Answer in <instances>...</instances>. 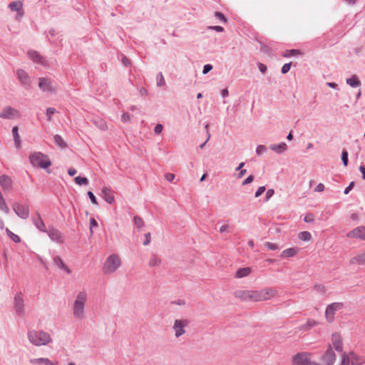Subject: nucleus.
<instances>
[{
    "label": "nucleus",
    "instance_id": "09e8293b",
    "mask_svg": "<svg viewBox=\"0 0 365 365\" xmlns=\"http://www.w3.org/2000/svg\"><path fill=\"white\" fill-rule=\"evenodd\" d=\"M56 113V108H52V107L47 108L46 111V114L47 116V120L51 121L52 115H53Z\"/></svg>",
    "mask_w": 365,
    "mask_h": 365
},
{
    "label": "nucleus",
    "instance_id": "3c124183",
    "mask_svg": "<svg viewBox=\"0 0 365 365\" xmlns=\"http://www.w3.org/2000/svg\"><path fill=\"white\" fill-rule=\"evenodd\" d=\"M292 63H284L282 67L281 72L282 74H285L289 72L291 68Z\"/></svg>",
    "mask_w": 365,
    "mask_h": 365
},
{
    "label": "nucleus",
    "instance_id": "774afa93",
    "mask_svg": "<svg viewBox=\"0 0 365 365\" xmlns=\"http://www.w3.org/2000/svg\"><path fill=\"white\" fill-rule=\"evenodd\" d=\"M257 66H258V68L261 73H264L267 71V67L265 64H264L262 63H258Z\"/></svg>",
    "mask_w": 365,
    "mask_h": 365
},
{
    "label": "nucleus",
    "instance_id": "69168bd1",
    "mask_svg": "<svg viewBox=\"0 0 365 365\" xmlns=\"http://www.w3.org/2000/svg\"><path fill=\"white\" fill-rule=\"evenodd\" d=\"M354 186V182L351 181L349 185L344 189V193L345 195H347L349 193V192L353 189Z\"/></svg>",
    "mask_w": 365,
    "mask_h": 365
},
{
    "label": "nucleus",
    "instance_id": "e2e57ef3",
    "mask_svg": "<svg viewBox=\"0 0 365 365\" xmlns=\"http://www.w3.org/2000/svg\"><path fill=\"white\" fill-rule=\"evenodd\" d=\"M210 30H214L217 32H222L224 31V28L221 26H210L208 27Z\"/></svg>",
    "mask_w": 365,
    "mask_h": 365
},
{
    "label": "nucleus",
    "instance_id": "a211bd4d",
    "mask_svg": "<svg viewBox=\"0 0 365 365\" xmlns=\"http://www.w3.org/2000/svg\"><path fill=\"white\" fill-rule=\"evenodd\" d=\"M331 343L334 349L338 352H341L343 351V343L341 335L335 332L331 335Z\"/></svg>",
    "mask_w": 365,
    "mask_h": 365
},
{
    "label": "nucleus",
    "instance_id": "5701e85b",
    "mask_svg": "<svg viewBox=\"0 0 365 365\" xmlns=\"http://www.w3.org/2000/svg\"><path fill=\"white\" fill-rule=\"evenodd\" d=\"M30 364H45V365H57L58 361L53 362L48 358H36V359H31L29 360Z\"/></svg>",
    "mask_w": 365,
    "mask_h": 365
},
{
    "label": "nucleus",
    "instance_id": "c9c22d12",
    "mask_svg": "<svg viewBox=\"0 0 365 365\" xmlns=\"http://www.w3.org/2000/svg\"><path fill=\"white\" fill-rule=\"evenodd\" d=\"M297 55H302V52L298 49H289L286 50L283 53L284 57H291Z\"/></svg>",
    "mask_w": 365,
    "mask_h": 365
},
{
    "label": "nucleus",
    "instance_id": "f8f14e48",
    "mask_svg": "<svg viewBox=\"0 0 365 365\" xmlns=\"http://www.w3.org/2000/svg\"><path fill=\"white\" fill-rule=\"evenodd\" d=\"M17 78L19 80L22 86L29 89L31 88V80L28 73L23 69H18L16 71Z\"/></svg>",
    "mask_w": 365,
    "mask_h": 365
},
{
    "label": "nucleus",
    "instance_id": "b1692460",
    "mask_svg": "<svg viewBox=\"0 0 365 365\" xmlns=\"http://www.w3.org/2000/svg\"><path fill=\"white\" fill-rule=\"evenodd\" d=\"M350 264H365V251L352 257L349 260Z\"/></svg>",
    "mask_w": 365,
    "mask_h": 365
},
{
    "label": "nucleus",
    "instance_id": "79ce46f5",
    "mask_svg": "<svg viewBox=\"0 0 365 365\" xmlns=\"http://www.w3.org/2000/svg\"><path fill=\"white\" fill-rule=\"evenodd\" d=\"M299 238L302 241H309L312 238V235L309 232L303 231L299 233Z\"/></svg>",
    "mask_w": 365,
    "mask_h": 365
},
{
    "label": "nucleus",
    "instance_id": "4be33fe9",
    "mask_svg": "<svg viewBox=\"0 0 365 365\" xmlns=\"http://www.w3.org/2000/svg\"><path fill=\"white\" fill-rule=\"evenodd\" d=\"M349 356L352 365H361L365 363V357L359 356L354 352H350Z\"/></svg>",
    "mask_w": 365,
    "mask_h": 365
},
{
    "label": "nucleus",
    "instance_id": "a878e982",
    "mask_svg": "<svg viewBox=\"0 0 365 365\" xmlns=\"http://www.w3.org/2000/svg\"><path fill=\"white\" fill-rule=\"evenodd\" d=\"M92 122L99 129H101L102 130H108L107 123L103 119H102L99 117H96L92 119Z\"/></svg>",
    "mask_w": 365,
    "mask_h": 365
},
{
    "label": "nucleus",
    "instance_id": "cd10ccee",
    "mask_svg": "<svg viewBox=\"0 0 365 365\" xmlns=\"http://www.w3.org/2000/svg\"><path fill=\"white\" fill-rule=\"evenodd\" d=\"M298 252V248L296 247H290L284 250L280 255V257L282 258H289L292 257L297 255Z\"/></svg>",
    "mask_w": 365,
    "mask_h": 365
},
{
    "label": "nucleus",
    "instance_id": "de8ad7c7",
    "mask_svg": "<svg viewBox=\"0 0 365 365\" xmlns=\"http://www.w3.org/2000/svg\"><path fill=\"white\" fill-rule=\"evenodd\" d=\"M165 84V81L161 72L158 73L157 75V86L160 87Z\"/></svg>",
    "mask_w": 365,
    "mask_h": 365
},
{
    "label": "nucleus",
    "instance_id": "0eeeda50",
    "mask_svg": "<svg viewBox=\"0 0 365 365\" xmlns=\"http://www.w3.org/2000/svg\"><path fill=\"white\" fill-rule=\"evenodd\" d=\"M344 304L342 302H334L329 304L325 311V317L327 322H332L334 320V315L339 310L342 309Z\"/></svg>",
    "mask_w": 365,
    "mask_h": 365
},
{
    "label": "nucleus",
    "instance_id": "49530a36",
    "mask_svg": "<svg viewBox=\"0 0 365 365\" xmlns=\"http://www.w3.org/2000/svg\"><path fill=\"white\" fill-rule=\"evenodd\" d=\"M214 16L219 19L220 21L223 22V23H227V17L221 12L220 11H215L214 13Z\"/></svg>",
    "mask_w": 365,
    "mask_h": 365
},
{
    "label": "nucleus",
    "instance_id": "1a4fd4ad",
    "mask_svg": "<svg viewBox=\"0 0 365 365\" xmlns=\"http://www.w3.org/2000/svg\"><path fill=\"white\" fill-rule=\"evenodd\" d=\"M13 210L16 215L23 220H26L29 217V207L27 205H24L19 202H14Z\"/></svg>",
    "mask_w": 365,
    "mask_h": 365
},
{
    "label": "nucleus",
    "instance_id": "c85d7f7f",
    "mask_svg": "<svg viewBox=\"0 0 365 365\" xmlns=\"http://www.w3.org/2000/svg\"><path fill=\"white\" fill-rule=\"evenodd\" d=\"M9 9L12 11H21V9H23V3L18 0V1H14L9 4L8 5Z\"/></svg>",
    "mask_w": 365,
    "mask_h": 365
},
{
    "label": "nucleus",
    "instance_id": "9b49d317",
    "mask_svg": "<svg viewBox=\"0 0 365 365\" xmlns=\"http://www.w3.org/2000/svg\"><path fill=\"white\" fill-rule=\"evenodd\" d=\"M19 116L20 113L19 110L11 106L4 108L3 110L0 112V118L2 119L11 120L16 118H19Z\"/></svg>",
    "mask_w": 365,
    "mask_h": 365
},
{
    "label": "nucleus",
    "instance_id": "aec40b11",
    "mask_svg": "<svg viewBox=\"0 0 365 365\" xmlns=\"http://www.w3.org/2000/svg\"><path fill=\"white\" fill-rule=\"evenodd\" d=\"M101 197L108 204H113L115 202V197L110 188L103 187L101 190Z\"/></svg>",
    "mask_w": 365,
    "mask_h": 365
},
{
    "label": "nucleus",
    "instance_id": "ea45409f",
    "mask_svg": "<svg viewBox=\"0 0 365 365\" xmlns=\"http://www.w3.org/2000/svg\"><path fill=\"white\" fill-rule=\"evenodd\" d=\"M250 301L259 302V290H250Z\"/></svg>",
    "mask_w": 365,
    "mask_h": 365
},
{
    "label": "nucleus",
    "instance_id": "4d7b16f0",
    "mask_svg": "<svg viewBox=\"0 0 365 365\" xmlns=\"http://www.w3.org/2000/svg\"><path fill=\"white\" fill-rule=\"evenodd\" d=\"M255 179V177L253 175H249L247 178H245L243 182H242V185H247L250 183H251Z\"/></svg>",
    "mask_w": 365,
    "mask_h": 365
},
{
    "label": "nucleus",
    "instance_id": "f704fd0d",
    "mask_svg": "<svg viewBox=\"0 0 365 365\" xmlns=\"http://www.w3.org/2000/svg\"><path fill=\"white\" fill-rule=\"evenodd\" d=\"M54 143L61 148L67 147V144L63 140V138L60 135H55L53 137Z\"/></svg>",
    "mask_w": 365,
    "mask_h": 365
},
{
    "label": "nucleus",
    "instance_id": "f257e3e1",
    "mask_svg": "<svg viewBox=\"0 0 365 365\" xmlns=\"http://www.w3.org/2000/svg\"><path fill=\"white\" fill-rule=\"evenodd\" d=\"M29 158L33 167L44 169L48 174L51 173L48 168L52 165V163L47 155L41 152H34L30 154Z\"/></svg>",
    "mask_w": 365,
    "mask_h": 365
},
{
    "label": "nucleus",
    "instance_id": "bb28decb",
    "mask_svg": "<svg viewBox=\"0 0 365 365\" xmlns=\"http://www.w3.org/2000/svg\"><path fill=\"white\" fill-rule=\"evenodd\" d=\"M269 148L275 153L281 154L287 150V145L285 143L282 142L279 144L271 145Z\"/></svg>",
    "mask_w": 365,
    "mask_h": 365
},
{
    "label": "nucleus",
    "instance_id": "393cba45",
    "mask_svg": "<svg viewBox=\"0 0 365 365\" xmlns=\"http://www.w3.org/2000/svg\"><path fill=\"white\" fill-rule=\"evenodd\" d=\"M53 262L58 268L66 271L67 274H70L71 272V269L64 264L61 257H54Z\"/></svg>",
    "mask_w": 365,
    "mask_h": 365
},
{
    "label": "nucleus",
    "instance_id": "13d9d810",
    "mask_svg": "<svg viewBox=\"0 0 365 365\" xmlns=\"http://www.w3.org/2000/svg\"><path fill=\"white\" fill-rule=\"evenodd\" d=\"M266 190L265 186H260L255 193V197H259Z\"/></svg>",
    "mask_w": 365,
    "mask_h": 365
},
{
    "label": "nucleus",
    "instance_id": "0e129e2a",
    "mask_svg": "<svg viewBox=\"0 0 365 365\" xmlns=\"http://www.w3.org/2000/svg\"><path fill=\"white\" fill-rule=\"evenodd\" d=\"M212 68H213V66L211 64H205L203 66L202 73L203 74L208 73L212 69Z\"/></svg>",
    "mask_w": 365,
    "mask_h": 365
},
{
    "label": "nucleus",
    "instance_id": "72a5a7b5",
    "mask_svg": "<svg viewBox=\"0 0 365 365\" xmlns=\"http://www.w3.org/2000/svg\"><path fill=\"white\" fill-rule=\"evenodd\" d=\"M12 134L14 137V144L16 148L20 147V137L18 133V127L14 126L12 128Z\"/></svg>",
    "mask_w": 365,
    "mask_h": 365
},
{
    "label": "nucleus",
    "instance_id": "4c0bfd02",
    "mask_svg": "<svg viewBox=\"0 0 365 365\" xmlns=\"http://www.w3.org/2000/svg\"><path fill=\"white\" fill-rule=\"evenodd\" d=\"M6 232L11 240L14 242L19 243L21 242V238L19 235L12 232L9 228H6Z\"/></svg>",
    "mask_w": 365,
    "mask_h": 365
},
{
    "label": "nucleus",
    "instance_id": "338daca9",
    "mask_svg": "<svg viewBox=\"0 0 365 365\" xmlns=\"http://www.w3.org/2000/svg\"><path fill=\"white\" fill-rule=\"evenodd\" d=\"M130 120V114L128 113H124L122 116H121V120L123 122V123H128L129 122Z\"/></svg>",
    "mask_w": 365,
    "mask_h": 365
},
{
    "label": "nucleus",
    "instance_id": "37998d69",
    "mask_svg": "<svg viewBox=\"0 0 365 365\" xmlns=\"http://www.w3.org/2000/svg\"><path fill=\"white\" fill-rule=\"evenodd\" d=\"M0 210L6 214H9L10 212V210L8 207L3 196L0 197Z\"/></svg>",
    "mask_w": 365,
    "mask_h": 365
},
{
    "label": "nucleus",
    "instance_id": "680f3d73",
    "mask_svg": "<svg viewBox=\"0 0 365 365\" xmlns=\"http://www.w3.org/2000/svg\"><path fill=\"white\" fill-rule=\"evenodd\" d=\"M274 194V190L273 189H269L266 192L265 195V201H268Z\"/></svg>",
    "mask_w": 365,
    "mask_h": 365
},
{
    "label": "nucleus",
    "instance_id": "7c9ffc66",
    "mask_svg": "<svg viewBox=\"0 0 365 365\" xmlns=\"http://www.w3.org/2000/svg\"><path fill=\"white\" fill-rule=\"evenodd\" d=\"M235 296L243 301H250V290H237Z\"/></svg>",
    "mask_w": 365,
    "mask_h": 365
},
{
    "label": "nucleus",
    "instance_id": "c03bdc74",
    "mask_svg": "<svg viewBox=\"0 0 365 365\" xmlns=\"http://www.w3.org/2000/svg\"><path fill=\"white\" fill-rule=\"evenodd\" d=\"M0 210L6 214H9L10 212V210L8 207L3 196L0 197Z\"/></svg>",
    "mask_w": 365,
    "mask_h": 365
},
{
    "label": "nucleus",
    "instance_id": "052dcab7",
    "mask_svg": "<svg viewBox=\"0 0 365 365\" xmlns=\"http://www.w3.org/2000/svg\"><path fill=\"white\" fill-rule=\"evenodd\" d=\"M163 130V126L162 124H157L155 128H154V133L156 134V135H159L162 133Z\"/></svg>",
    "mask_w": 365,
    "mask_h": 365
},
{
    "label": "nucleus",
    "instance_id": "7ed1b4c3",
    "mask_svg": "<svg viewBox=\"0 0 365 365\" xmlns=\"http://www.w3.org/2000/svg\"><path fill=\"white\" fill-rule=\"evenodd\" d=\"M28 339L30 343L37 346H44L52 341L51 336L43 330L29 331Z\"/></svg>",
    "mask_w": 365,
    "mask_h": 365
},
{
    "label": "nucleus",
    "instance_id": "f03ea898",
    "mask_svg": "<svg viewBox=\"0 0 365 365\" xmlns=\"http://www.w3.org/2000/svg\"><path fill=\"white\" fill-rule=\"evenodd\" d=\"M87 301V294L85 291L79 292L73 305V315L76 319H81L85 317V305Z\"/></svg>",
    "mask_w": 365,
    "mask_h": 365
},
{
    "label": "nucleus",
    "instance_id": "c756f323",
    "mask_svg": "<svg viewBox=\"0 0 365 365\" xmlns=\"http://www.w3.org/2000/svg\"><path fill=\"white\" fill-rule=\"evenodd\" d=\"M318 324H319L318 322H317L314 319H309L305 324H302L300 327L299 330L302 331H309L312 327L317 326Z\"/></svg>",
    "mask_w": 365,
    "mask_h": 365
},
{
    "label": "nucleus",
    "instance_id": "2eb2a0df",
    "mask_svg": "<svg viewBox=\"0 0 365 365\" xmlns=\"http://www.w3.org/2000/svg\"><path fill=\"white\" fill-rule=\"evenodd\" d=\"M45 232L47 233L52 241L60 244L63 242L61 233L56 228L53 227H49Z\"/></svg>",
    "mask_w": 365,
    "mask_h": 365
},
{
    "label": "nucleus",
    "instance_id": "20e7f679",
    "mask_svg": "<svg viewBox=\"0 0 365 365\" xmlns=\"http://www.w3.org/2000/svg\"><path fill=\"white\" fill-rule=\"evenodd\" d=\"M312 353L299 352L292 357L293 365H320L319 363L312 361Z\"/></svg>",
    "mask_w": 365,
    "mask_h": 365
},
{
    "label": "nucleus",
    "instance_id": "4468645a",
    "mask_svg": "<svg viewBox=\"0 0 365 365\" xmlns=\"http://www.w3.org/2000/svg\"><path fill=\"white\" fill-rule=\"evenodd\" d=\"M38 81V87L43 92L51 93L54 92V89L50 79L41 77L39 78Z\"/></svg>",
    "mask_w": 365,
    "mask_h": 365
},
{
    "label": "nucleus",
    "instance_id": "dca6fc26",
    "mask_svg": "<svg viewBox=\"0 0 365 365\" xmlns=\"http://www.w3.org/2000/svg\"><path fill=\"white\" fill-rule=\"evenodd\" d=\"M277 294V290L274 288L269 287L259 290V302L265 301L274 297Z\"/></svg>",
    "mask_w": 365,
    "mask_h": 365
},
{
    "label": "nucleus",
    "instance_id": "5fc2aeb1",
    "mask_svg": "<svg viewBox=\"0 0 365 365\" xmlns=\"http://www.w3.org/2000/svg\"><path fill=\"white\" fill-rule=\"evenodd\" d=\"M89 224H90V232H91V234H93V229L94 227H98V222H97V221L94 218L91 217L90 219V223Z\"/></svg>",
    "mask_w": 365,
    "mask_h": 365
},
{
    "label": "nucleus",
    "instance_id": "603ef678",
    "mask_svg": "<svg viewBox=\"0 0 365 365\" xmlns=\"http://www.w3.org/2000/svg\"><path fill=\"white\" fill-rule=\"evenodd\" d=\"M265 247L270 250H276L279 248L277 244L269 242L265 243Z\"/></svg>",
    "mask_w": 365,
    "mask_h": 365
},
{
    "label": "nucleus",
    "instance_id": "a19ab883",
    "mask_svg": "<svg viewBox=\"0 0 365 365\" xmlns=\"http://www.w3.org/2000/svg\"><path fill=\"white\" fill-rule=\"evenodd\" d=\"M133 222H134L135 226L138 230L141 229L145 225L143 220L138 215H135L133 217Z\"/></svg>",
    "mask_w": 365,
    "mask_h": 365
},
{
    "label": "nucleus",
    "instance_id": "473e14b6",
    "mask_svg": "<svg viewBox=\"0 0 365 365\" xmlns=\"http://www.w3.org/2000/svg\"><path fill=\"white\" fill-rule=\"evenodd\" d=\"M251 273L250 267H243L239 269L235 274V277L237 278H242L248 276Z\"/></svg>",
    "mask_w": 365,
    "mask_h": 365
},
{
    "label": "nucleus",
    "instance_id": "864d4df0",
    "mask_svg": "<svg viewBox=\"0 0 365 365\" xmlns=\"http://www.w3.org/2000/svg\"><path fill=\"white\" fill-rule=\"evenodd\" d=\"M305 222L311 223L314 220V215L312 213L307 214L304 218Z\"/></svg>",
    "mask_w": 365,
    "mask_h": 365
},
{
    "label": "nucleus",
    "instance_id": "e433bc0d",
    "mask_svg": "<svg viewBox=\"0 0 365 365\" xmlns=\"http://www.w3.org/2000/svg\"><path fill=\"white\" fill-rule=\"evenodd\" d=\"M161 263V259L157 255H152L149 261L150 267H155L160 265Z\"/></svg>",
    "mask_w": 365,
    "mask_h": 365
},
{
    "label": "nucleus",
    "instance_id": "bf43d9fd",
    "mask_svg": "<svg viewBox=\"0 0 365 365\" xmlns=\"http://www.w3.org/2000/svg\"><path fill=\"white\" fill-rule=\"evenodd\" d=\"M350 359L349 356L346 355V354H344L342 361L340 364V365H349Z\"/></svg>",
    "mask_w": 365,
    "mask_h": 365
},
{
    "label": "nucleus",
    "instance_id": "6e6552de",
    "mask_svg": "<svg viewBox=\"0 0 365 365\" xmlns=\"http://www.w3.org/2000/svg\"><path fill=\"white\" fill-rule=\"evenodd\" d=\"M190 324L187 319H175L173 329L175 332V336L177 338L180 337L185 333V328Z\"/></svg>",
    "mask_w": 365,
    "mask_h": 365
},
{
    "label": "nucleus",
    "instance_id": "f3484780",
    "mask_svg": "<svg viewBox=\"0 0 365 365\" xmlns=\"http://www.w3.org/2000/svg\"><path fill=\"white\" fill-rule=\"evenodd\" d=\"M32 222L34 225L41 232H46V227L41 219L40 213L38 212H36L34 215L31 217Z\"/></svg>",
    "mask_w": 365,
    "mask_h": 365
},
{
    "label": "nucleus",
    "instance_id": "39448f33",
    "mask_svg": "<svg viewBox=\"0 0 365 365\" xmlns=\"http://www.w3.org/2000/svg\"><path fill=\"white\" fill-rule=\"evenodd\" d=\"M120 266V259L117 255H110L104 264V272L106 273H113Z\"/></svg>",
    "mask_w": 365,
    "mask_h": 365
},
{
    "label": "nucleus",
    "instance_id": "412c9836",
    "mask_svg": "<svg viewBox=\"0 0 365 365\" xmlns=\"http://www.w3.org/2000/svg\"><path fill=\"white\" fill-rule=\"evenodd\" d=\"M28 56L35 63L43 66L46 65V63L45 58L36 51H29Z\"/></svg>",
    "mask_w": 365,
    "mask_h": 365
},
{
    "label": "nucleus",
    "instance_id": "6ab92c4d",
    "mask_svg": "<svg viewBox=\"0 0 365 365\" xmlns=\"http://www.w3.org/2000/svg\"><path fill=\"white\" fill-rule=\"evenodd\" d=\"M13 181L10 176L1 175L0 176V185L4 192L9 191L12 187Z\"/></svg>",
    "mask_w": 365,
    "mask_h": 365
},
{
    "label": "nucleus",
    "instance_id": "a18cd8bd",
    "mask_svg": "<svg viewBox=\"0 0 365 365\" xmlns=\"http://www.w3.org/2000/svg\"><path fill=\"white\" fill-rule=\"evenodd\" d=\"M348 156H349L348 152L346 150H344V149L342 150L341 158V161L343 163V165L344 166H347V165H348V163H349V158H348Z\"/></svg>",
    "mask_w": 365,
    "mask_h": 365
},
{
    "label": "nucleus",
    "instance_id": "6e6d98bb",
    "mask_svg": "<svg viewBox=\"0 0 365 365\" xmlns=\"http://www.w3.org/2000/svg\"><path fill=\"white\" fill-rule=\"evenodd\" d=\"M87 195L93 204L98 205L97 199L93 192L88 191Z\"/></svg>",
    "mask_w": 365,
    "mask_h": 365
},
{
    "label": "nucleus",
    "instance_id": "ddd939ff",
    "mask_svg": "<svg viewBox=\"0 0 365 365\" xmlns=\"http://www.w3.org/2000/svg\"><path fill=\"white\" fill-rule=\"evenodd\" d=\"M346 237L365 241V226H359L354 228L347 233Z\"/></svg>",
    "mask_w": 365,
    "mask_h": 365
},
{
    "label": "nucleus",
    "instance_id": "9d476101",
    "mask_svg": "<svg viewBox=\"0 0 365 365\" xmlns=\"http://www.w3.org/2000/svg\"><path fill=\"white\" fill-rule=\"evenodd\" d=\"M14 308L17 315L19 317L24 316V300L21 292L17 293L14 297Z\"/></svg>",
    "mask_w": 365,
    "mask_h": 365
},
{
    "label": "nucleus",
    "instance_id": "2f4dec72",
    "mask_svg": "<svg viewBox=\"0 0 365 365\" xmlns=\"http://www.w3.org/2000/svg\"><path fill=\"white\" fill-rule=\"evenodd\" d=\"M346 82L352 88H356L361 86V81L356 75H354L351 78H347Z\"/></svg>",
    "mask_w": 365,
    "mask_h": 365
},
{
    "label": "nucleus",
    "instance_id": "423d86ee",
    "mask_svg": "<svg viewBox=\"0 0 365 365\" xmlns=\"http://www.w3.org/2000/svg\"><path fill=\"white\" fill-rule=\"evenodd\" d=\"M336 359V355L331 346V344L328 345V347L326 351L321 356L320 365H334Z\"/></svg>",
    "mask_w": 365,
    "mask_h": 365
},
{
    "label": "nucleus",
    "instance_id": "8fccbe9b",
    "mask_svg": "<svg viewBox=\"0 0 365 365\" xmlns=\"http://www.w3.org/2000/svg\"><path fill=\"white\" fill-rule=\"evenodd\" d=\"M267 150V149L265 145H257V147L256 148V153L258 155H261L264 154V153H266Z\"/></svg>",
    "mask_w": 365,
    "mask_h": 365
},
{
    "label": "nucleus",
    "instance_id": "58836bf2",
    "mask_svg": "<svg viewBox=\"0 0 365 365\" xmlns=\"http://www.w3.org/2000/svg\"><path fill=\"white\" fill-rule=\"evenodd\" d=\"M74 181L76 184L79 185H87L89 183V181L87 178L77 176L74 178Z\"/></svg>",
    "mask_w": 365,
    "mask_h": 365
}]
</instances>
